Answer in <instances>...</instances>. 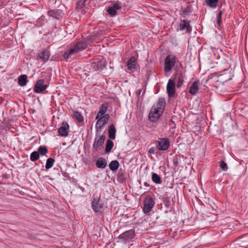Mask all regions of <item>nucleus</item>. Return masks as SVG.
Wrapping results in <instances>:
<instances>
[{
	"label": "nucleus",
	"mask_w": 248,
	"mask_h": 248,
	"mask_svg": "<svg viewBox=\"0 0 248 248\" xmlns=\"http://www.w3.org/2000/svg\"><path fill=\"white\" fill-rule=\"evenodd\" d=\"M87 47V44L84 42H78L68 49H67L63 54L65 60H67L73 55L80 52Z\"/></svg>",
	"instance_id": "nucleus-1"
},
{
	"label": "nucleus",
	"mask_w": 248,
	"mask_h": 248,
	"mask_svg": "<svg viewBox=\"0 0 248 248\" xmlns=\"http://www.w3.org/2000/svg\"><path fill=\"white\" fill-rule=\"evenodd\" d=\"M91 206L95 213L99 215L102 214L104 209V203L100 199V196H97L94 194L93 195Z\"/></svg>",
	"instance_id": "nucleus-2"
},
{
	"label": "nucleus",
	"mask_w": 248,
	"mask_h": 248,
	"mask_svg": "<svg viewBox=\"0 0 248 248\" xmlns=\"http://www.w3.org/2000/svg\"><path fill=\"white\" fill-rule=\"evenodd\" d=\"M178 62V59L176 56L172 54L168 55L164 61V71L165 72H170Z\"/></svg>",
	"instance_id": "nucleus-3"
},
{
	"label": "nucleus",
	"mask_w": 248,
	"mask_h": 248,
	"mask_svg": "<svg viewBox=\"0 0 248 248\" xmlns=\"http://www.w3.org/2000/svg\"><path fill=\"white\" fill-rule=\"evenodd\" d=\"M106 137L104 135H100L96 132L95 137L93 145V149L96 152L100 151L104 143Z\"/></svg>",
	"instance_id": "nucleus-4"
},
{
	"label": "nucleus",
	"mask_w": 248,
	"mask_h": 248,
	"mask_svg": "<svg viewBox=\"0 0 248 248\" xmlns=\"http://www.w3.org/2000/svg\"><path fill=\"white\" fill-rule=\"evenodd\" d=\"M156 146L159 151H166L170 146V142L167 138H159L156 141Z\"/></svg>",
	"instance_id": "nucleus-5"
},
{
	"label": "nucleus",
	"mask_w": 248,
	"mask_h": 248,
	"mask_svg": "<svg viewBox=\"0 0 248 248\" xmlns=\"http://www.w3.org/2000/svg\"><path fill=\"white\" fill-rule=\"evenodd\" d=\"M143 204V211L145 214H147L152 210L155 202L151 197L147 196L145 198Z\"/></svg>",
	"instance_id": "nucleus-6"
},
{
	"label": "nucleus",
	"mask_w": 248,
	"mask_h": 248,
	"mask_svg": "<svg viewBox=\"0 0 248 248\" xmlns=\"http://www.w3.org/2000/svg\"><path fill=\"white\" fill-rule=\"evenodd\" d=\"M109 118V115L106 114L103 116L100 117L98 119L95 125L96 131L99 133L101 131L103 127L107 124Z\"/></svg>",
	"instance_id": "nucleus-7"
},
{
	"label": "nucleus",
	"mask_w": 248,
	"mask_h": 248,
	"mask_svg": "<svg viewBox=\"0 0 248 248\" xmlns=\"http://www.w3.org/2000/svg\"><path fill=\"white\" fill-rule=\"evenodd\" d=\"M167 92L170 98L174 97L175 94V85L174 80L170 79L167 85Z\"/></svg>",
	"instance_id": "nucleus-8"
},
{
	"label": "nucleus",
	"mask_w": 248,
	"mask_h": 248,
	"mask_svg": "<svg viewBox=\"0 0 248 248\" xmlns=\"http://www.w3.org/2000/svg\"><path fill=\"white\" fill-rule=\"evenodd\" d=\"M44 79H39L35 83L34 87V92L35 93H41L45 91L47 87L46 84H44Z\"/></svg>",
	"instance_id": "nucleus-9"
},
{
	"label": "nucleus",
	"mask_w": 248,
	"mask_h": 248,
	"mask_svg": "<svg viewBox=\"0 0 248 248\" xmlns=\"http://www.w3.org/2000/svg\"><path fill=\"white\" fill-rule=\"evenodd\" d=\"M162 113V112H159L158 109L153 107L149 114V120L153 122L156 121L160 115Z\"/></svg>",
	"instance_id": "nucleus-10"
},
{
	"label": "nucleus",
	"mask_w": 248,
	"mask_h": 248,
	"mask_svg": "<svg viewBox=\"0 0 248 248\" xmlns=\"http://www.w3.org/2000/svg\"><path fill=\"white\" fill-rule=\"evenodd\" d=\"M106 62L104 60L94 62L92 63L91 68L94 71H101L106 67Z\"/></svg>",
	"instance_id": "nucleus-11"
},
{
	"label": "nucleus",
	"mask_w": 248,
	"mask_h": 248,
	"mask_svg": "<svg viewBox=\"0 0 248 248\" xmlns=\"http://www.w3.org/2000/svg\"><path fill=\"white\" fill-rule=\"evenodd\" d=\"M137 59L134 57H131L127 62V66L129 70L132 72L136 71L137 68Z\"/></svg>",
	"instance_id": "nucleus-12"
},
{
	"label": "nucleus",
	"mask_w": 248,
	"mask_h": 248,
	"mask_svg": "<svg viewBox=\"0 0 248 248\" xmlns=\"http://www.w3.org/2000/svg\"><path fill=\"white\" fill-rule=\"evenodd\" d=\"M135 236V232L134 230L127 231L119 235V238L124 241L133 239Z\"/></svg>",
	"instance_id": "nucleus-13"
},
{
	"label": "nucleus",
	"mask_w": 248,
	"mask_h": 248,
	"mask_svg": "<svg viewBox=\"0 0 248 248\" xmlns=\"http://www.w3.org/2000/svg\"><path fill=\"white\" fill-rule=\"evenodd\" d=\"M69 125L66 122H63L61 127L58 129V133L62 137H66L69 133Z\"/></svg>",
	"instance_id": "nucleus-14"
},
{
	"label": "nucleus",
	"mask_w": 248,
	"mask_h": 248,
	"mask_svg": "<svg viewBox=\"0 0 248 248\" xmlns=\"http://www.w3.org/2000/svg\"><path fill=\"white\" fill-rule=\"evenodd\" d=\"M180 31L186 30V32L190 33L192 31V27L190 25V21L185 20H181L179 25Z\"/></svg>",
	"instance_id": "nucleus-15"
},
{
	"label": "nucleus",
	"mask_w": 248,
	"mask_h": 248,
	"mask_svg": "<svg viewBox=\"0 0 248 248\" xmlns=\"http://www.w3.org/2000/svg\"><path fill=\"white\" fill-rule=\"evenodd\" d=\"M108 108V104L107 103H103L101 105L100 109L96 116L95 119H97L100 117L105 115L107 112Z\"/></svg>",
	"instance_id": "nucleus-16"
},
{
	"label": "nucleus",
	"mask_w": 248,
	"mask_h": 248,
	"mask_svg": "<svg viewBox=\"0 0 248 248\" xmlns=\"http://www.w3.org/2000/svg\"><path fill=\"white\" fill-rule=\"evenodd\" d=\"M166 102L163 98H160L155 105L154 106V108L158 109L159 112H162L164 110Z\"/></svg>",
	"instance_id": "nucleus-17"
},
{
	"label": "nucleus",
	"mask_w": 248,
	"mask_h": 248,
	"mask_svg": "<svg viewBox=\"0 0 248 248\" xmlns=\"http://www.w3.org/2000/svg\"><path fill=\"white\" fill-rule=\"evenodd\" d=\"M200 85L199 81H196L194 82L189 89V93L192 95H196L199 91V86Z\"/></svg>",
	"instance_id": "nucleus-18"
},
{
	"label": "nucleus",
	"mask_w": 248,
	"mask_h": 248,
	"mask_svg": "<svg viewBox=\"0 0 248 248\" xmlns=\"http://www.w3.org/2000/svg\"><path fill=\"white\" fill-rule=\"evenodd\" d=\"M50 56V53L46 49L43 50L41 52L38 54L39 59L42 60L44 62L47 61Z\"/></svg>",
	"instance_id": "nucleus-19"
},
{
	"label": "nucleus",
	"mask_w": 248,
	"mask_h": 248,
	"mask_svg": "<svg viewBox=\"0 0 248 248\" xmlns=\"http://www.w3.org/2000/svg\"><path fill=\"white\" fill-rule=\"evenodd\" d=\"M107 165V162L105 158H99L96 161V166L99 169H104Z\"/></svg>",
	"instance_id": "nucleus-20"
},
{
	"label": "nucleus",
	"mask_w": 248,
	"mask_h": 248,
	"mask_svg": "<svg viewBox=\"0 0 248 248\" xmlns=\"http://www.w3.org/2000/svg\"><path fill=\"white\" fill-rule=\"evenodd\" d=\"M174 76L177 78L176 86L177 88H180L184 82V77L183 74L182 72H180L175 75Z\"/></svg>",
	"instance_id": "nucleus-21"
},
{
	"label": "nucleus",
	"mask_w": 248,
	"mask_h": 248,
	"mask_svg": "<svg viewBox=\"0 0 248 248\" xmlns=\"http://www.w3.org/2000/svg\"><path fill=\"white\" fill-rule=\"evenodd\" d=\"M116 129L113 124H110L108 127V137L111 140L115 138Z\"/></svg>",
	"instance_id": "nucleus-22"
},
{
	"label": "nucleus",
	"mask_w": 248,
	"mask_h": 248,
	"mask_svg": "<svg viewBox=\"0 0 248 248\" xmlns=\"http://www.w3.org/2000/svg\"><path fill=\"white\" fill-rule=\"evenodd\" d=\"M120 164L117 160H113L109 164V168L113 172H116L119 168Z\"/></svg>",
	"instance_id": "nucleus-23"
},
{
	"label": "nucleus",
	"mask_w": 248,
	"mask_h": 248,
	"mask_svg": "<svg viewBox=\"0 0 248 248\" xmlns=\"http://www.w3.org/2000/svg\"><path fill=\"white\" fill-rule=\"evenodd\" d=\"M219 0H205V4L212 8H216L217 6Z\"/></svg>",
	"instance_id": "nucleus-24"
},
{
	"label": "nucleus",
	"mask_w": 248,
	"mask_h": 248,
	"mask_svg": "<svg viewBox=\"0 0 248 248\" xmlns=\"http://www.w3.org/2000/svg\"><path fill=\"white\" fill-rule=\"evenodd\" d=\"M27 76L26 75H22L18 78V84L21 86H24L27 83Z\"/></svg>",
	"instance_id": "nucleus-25"
},
{
	"label": "nucleus",
	"mask_w": 248,
	"mask_h": 248,
	"mask_svg": "<svg viewBox=\"0 0 248 248\" xmlns=\"http://www.w3.org/2000/svg\"><path fill=\"white\" fill-rule=\"evenodd\" d=\"M73 118L79 123H81L83 121V117L82 115L78 111H74Z\"/></svg>",
	"instance_id": "nucleus-26"
},
{
	"label": "nucleus",
	"mask_w": 248,
	"mask_h": 248,
	"mask_svg": "<svg viewBox=\"0 0 248 248\" xmlns=\"http://www.w3.org/2000/svg\"><path fill=\"white\" fill-rule=\"evenodd\" d=\"M114 145L113 142L110 140H108L107 141L106 148H105V152L107 154L110 153L112 148H113Z\"/></svg>",
	"instance_id": "nucleus-27"
},
{
	"label": "nucleus",
	"mask_w": 248,
	"mask_h": 248,
	"mask_svg": "<svg viewBox=\"0 0 248 248\" xmlns=\"http://www.w3.org/2000/svg\"><path fill=\"white\" fill-rule=\"evenodd\" d=\"M152 181L155 184H160L162 181L160 177L156 173L153 172L152 174Z\"/></svg>",
	"instance_id": "nucleus-28"
},
{
	"label": "nucleus",
	"mask_w": 248,
	"mask_h": 248,
	"mask_svg": "<svg viewBox=\"0 0 248 248\" xmlns=\"http://www.w3.org/2000/svg\"><path fill=\"white\" fill-rule=\"evenodd\" d=\"M37 152L39 153V155H41L43 156L47 153L48 150L46 146H41L38 147Z\"/></svg>",
	"instance_id": "nucleus-29"
},
{
	"label": "nucleus",
	"mask_w": 248,
	"mask_h": 248,
	"mask_svg": "<svg viewBox=\"0 0 248 248\" xmlns=\"http://www.w3.org/2000/svg\"><path fill=\"white\" fill-rule=\"evenodd\" d=\"M55 160L53 158H48L46 164L45 168L46 170H48L52 167L54 163Z\"/></svg>",
	"instance_id": "nucleus-30"
},
{
	"label": "nucleus",
	"mask_w": 248,
	"mask_h": 248,
	"mask_svg": "<svg viewBox=\"0 0 248 248\" xmlns=\"http://www.w3.org/2000/svg\"><path fill=\"white\" fill-rule=\"evenodd\" d=\"M39 154L37 151L32 152L30 155V159L31 161L34 162L37 160L39 158Z\"/></svg>",
	"instance_id": "nucleus-31"
},
{
	"label": "nucleus",
	"mask_w": 248,
	"mask_h": 248,
	"mask_svg": "<svg viewBox=\"0 0 248 248\" xmlns=\"http://www.w3.org/2000/svg\"><path fill=\"white\" fill-rule=\"evenodd\" d=\"M163 203L167 208H170L171 207V202L170 199L169 197H166L164 199Z\"/></svg>",
	"instance_id": "nucleus-32"
},
{
	"label": "nucleus",
	"mask_w": 248,
	"mask_h": 248,
	"mask_svg": "<svg viewBox=\"0 0 248 248\" xmlns=\"http://www.w3.org/2000/svg\"><path fill=\"white\" fill-rule=\"evenodd\" d=\"M117 180L120 183H123L126 181L124 174L123 172H119Z\"/></svg>",
	"instance_id": "nucleus-33"
},
{
	"label": "nucleus",
	"mask_w": 248,
	"mask_h": 248,
	"mask_svg": "<svg viewBox=\"0 0 248 248\" xmlns=\"http://www.w3.org/2000/svg\"><path fill=\"white\" fill-rule=\"evenodd\" d=\"M87 0H80L76 3L77 9H81L85 6V2Z\"/></svg>",
	"instance_id": "nucleus-34"
},
{
	"label": "nucleus",
	"mask_w": 248,
	"mask_h": 248,
	"mask_svg": "<svg viewBox=\"0 0 248 248\" xmlns=\"http://www.w3.org/2000/svg\"><path fill=\"white\" fill-rule=\"evenodd\" d=\"M107 12L111 16H116L117 14L116 10L113 7H109L107 10Z\"/></svg>",
	"instance_id": "nucleus-35"
},
{
	"label": "nucleus",
	"mask_w": 248,
	"mask_h": 248,
	"mask_svg": "<svg viewBox=\"0 0 248 248\" xmlns=\"http://www.w3.org/2000/svg\"><path fill=\"white\" fill-rule=\"evenodd\" d=\"M220 167L223 171H226L228 170L227 164L223 160L220 162Z\"/></svg>",
	"instance_id": "nucleus-36"
},
{
	"label": "nucleus",
	"mask_w": 248,
	"mask_h": 248,
	"mask_svg": "<svg viewBox=\"0 0 248 248\" xmlns=\"http://www.w3.org/2000/svg\"><path fill=\"white\" fill-rule=\"evenodd\" d=\"M223 14V12L222 11H220L219 12L217 16V22L218 25L219 26L221 21H222V16Z\"/></svg>",
	"instance_id": "nucleus-37"
},
{
	"label": "nucleus",
	"mask_w": 248,
	"mask_h": 248,
	"mask_svg": "<svg viewBox=\"0 0 248 248\" xmlns=\"http://www.w3.org/2000/svg\"><path fill=\"white\" fill-rule=\"evenodd\" d=\"M115 9L119 10L122 8V5L120 2H116L113 4L112 6Z\"/></svg>",
	"instance_id": "nucleus-38"
},
{
	"label": "nucleus",
	"mask_w": 248,
	"mask_h": 248,
	"mask_svg": "<svg viewBox=\"0 0 248 248\" xmlns=\"http://www.w3.org/2000/svg\"><path fill=\"white\" fill-rule=\"evenodd\" d=\"M173 163L175 167H177L179 165V158L175 156L173 159Z\"/></svg>",
	"instance_id": "nucleus-39"
},
{
	"label": "nucleus",
	"mask_w": 248,
	"mask_h": 248,
	"mask_svg": "<svg viewBox=\"0 0 248 248\" xmlns=\"http://www.w3.org/2000/svg\"><path fill=\"white\" fill-rule=\"evenodd\" d=\"M148 152L150 154H155V148L154 147L150 148L149 149Z\"/></svg>",
	"instance_id": "nucleus-40"
},
{
	"label": "nucleus",
	"mask_w": 248,
	"mask_h": 248,
	"mask_svg": "<svg viewBox=\"0 0 248 248\" xmlns=\"http://www.w3.org/2000/svg\"><path fill=\"white\" fill-rule=\"evenodd\" d=\"M144 186H149V185L148 184V183L147 182H145L144 183Z\"/></svg>",
	"instance_id": "nucleus-41"
},
{
	"label": "nucleus",
	"mask_w": 248,
	"mask_h": 248,
	"mask_svg": "<svg viewBox=\"0 0 248 248\" xmlns=\"http://www.w3.org/2000/svg\"><path fill=\"white\" fill-rule=\"evenodd\" d=\"M80 189H81L82 191H84V188L83 187H80Z\"/></svg>",
	"instance_id": "nucleus-42"
},
{
	"label": "nucleus",
	"mask_w": 248,
	"mask_h": 248,
	"mask_svg": "<svg viewBox=\"0 0 248 248\" xmlns=\"http://www.w3.org/2000/svg\"><path fill=\"white\" fill-rule=\"evenodd\" d=\"M140 92H141V90H139V91H138V94H140Z\"/></svg>",
	"instance_id": "nucleus-43"
},
{
	"label": "nucleus",
	"mask_w": 248,
	"mask_h": 248,
	"mask_svg": "<svg viewBox=\"0 0 248 248\" xmlns=\"http://www.w3.org/2000/svg\"><path fill=\"white\" fill-rule=\"evenodd\" d=\"M228 71V69H224L223 72H225V71Z\"/></svg>",
	"instance_id": "nucleus-44"
}]
</instances>
